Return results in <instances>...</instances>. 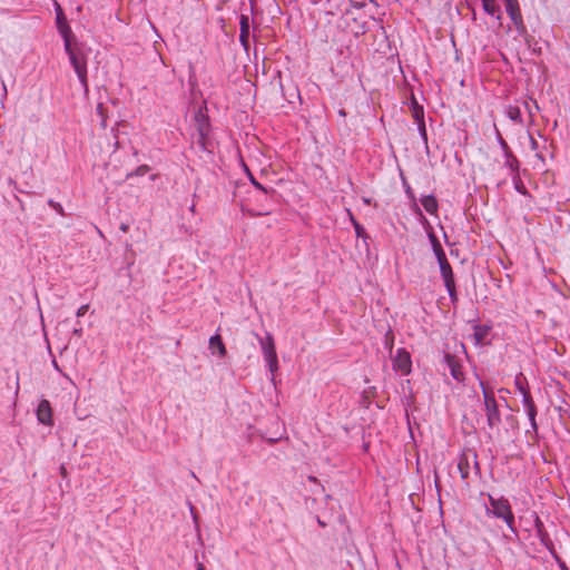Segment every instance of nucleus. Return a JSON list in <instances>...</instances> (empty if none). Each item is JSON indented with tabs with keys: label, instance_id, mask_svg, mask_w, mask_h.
<instances>
[{
	"label": "nucleus",
	"instance_id": "f257e3e1",
	"mask_svg": "<svg viewBox=\"0 0 570 570\" xmlns=\"http://www.w3.org/2000/svg\"><path fill=\"white\" fill-rule=\"evenodd\" d=\"M65 50L81 83V87L85 91H88L87 56L85 55L81 45L78 41H75V45L72 46L67 43V49Z\"/></svg>",
	"mask_w": 570,
	"mask_h": 570
},
{
	"label": "nucleus",
	"instance_id": "f03ea898",
	"mask_svg": "<svg viewBox=\"0 0 570 570\" xmlns=\"http://www.w3.org/2000/svg\"><path fill=\"white\" fill-rule=\"evenodd\" d=\"M480 385L483 391L484 410L488 425L491 430L497 429L501 423V414L498 407L497 400L494 397L493 392L487 390L482 381H480Z\"/></svg>",
	"mask_w": 570,
	"mask_h": 570
},
{
	"label": "nucleus",
	"instance_id": "7ed1b4c3",
	"mask_svg": "<svg viewBox=\"0 0 570 570\" xmlns=\"http://www.w3.org/2000/svg\"><path fill=\"white\" fill-rule=\"evenodd\" d=\"M255 335L259 342L268 368L272 373H274L278 368V360L274 338L269 333H267L265 337H261L258 334Z\"/></svg>",
	"mask_w": 570,
	"mask_h": 570
},
{
	"label": "nucleus",
	"instance_id": "20e7f679",
	"mask_svg": "<svg viewBox=\"0 0 570 570\" xmlns=\"http://www.w3.org/2000/svg\"><path fill=\"white\" fill-rule=\"evenodd\" d=\"M488 500L489 507L485 510V514L488 517L501 519L512 510L509 500L504 497L494 498L493 495L489 494Z\"/></svg>",
	"mask_w": 570,
	"mask_h": 570
},
{
	"label": "nucleus",
	"instance_id": "39448f33",
	"mask_svg": "<svg viewBox=\"0 0 570 570\" xmlns=\"http://www.w3.org/2000/svg\"><path fill=\"white\" fill-rule=\"evenodd\" d=\"M393 370L402 375H409L412 371V360L410 353L405 348H399L392 360Z\"/></svg>",
	"mask_w": 570,
	"mask_h": 570
},
{
	"label": "nucleus",
	"instance_id": "423d86ee",
	"mask_svg": "<svg viewBox=\"0 0 570 570\" xmlns=\"http://www.w3.org/2000/svg\"><path fill=\"white\" fill-rule=\"evenodd\" d=\"M443 360H444L446 367L449 368L451 376L458 383H464L465 373L463 371L461 360L458 356L450 354V353H445Z\"/></svg>",
	"mask_w": 570,
	"mask_h": 570
},
{
	"label": "nucleus",
	"instance_id": "0eeeda50",
	"mask_svg": "<svg viewBox=\"0 0 570 570\" xmlns=\"http://www.w3.org/2000/svg\"><path fill=\"white\" fill-rule=\"evenodd\" d=\"M522 404H523V407L528 414V417H529V421H530V425H531V431L533 433H537L538 432V424H537V421H535V416H537V406L534 404V401L531 396V393H523V396H522Z\"/></svg>",
	"mask_w": 570,
	"mask_h": 570
},
{
	"label": "nucleus",
	"instance_id": "6e6552de",
	"mask_svg": "<svg viewBox=\"0 0 570 570\" xmlns=\"http://www.w3.org/2000/svg\"><path fill=\"white\" fill-rule=\"evenodd\" d=\"M249 18L246 14L239 17V42L247 51L249 49Z\"/></svg>",
	"mask_w": 570,
	"mask_h": 570
},
{
	"label": "nucleus",
	"instance_id": "1a4fd4ad",
	"mask_svg": "<svg viewBox=\"0 0 570 570\" xmlns=\"http://www.w3.org/2000/svg\"><path fill=\"white\" fill-rule=\"evenodd\" d=\"M38 421L45 425L52 424V411L49 401L41 400L37 409Z\"/></svg>",
	"mask_w": 570,
	"mask_h": 570
},
{
	"label": "nucleus",
	"instance_id": "9d476101",
	"mask_svg": "<svg viewBox=\"0 0 570 570\" xmlns=\"http://www.w3.org/2000/svg\"><path fill=\"white\" fill-rule=\"evenodd\" d=\"M482 1V8L485 13L489 16L495 18L499 23L501 24L502 20V12L500 9V6L497 3V0H481Z\"/></svg>",
	"mask_w": 570,
	"mask_h": 570
},
{
	"label": "nucleus",
	"instance_id": "9b49d317",
	"mask_svg": "<svg viewBox=\"0 0 570 570\" xmlns=\"http://www.w3.org/2000/svg\"><path fill=\"white\" fill-rule=\"evenodd\" d=\"M490 325H480L476 324L473 326V340L475 345H483L485 344L487 337L491 331Z\"/></svg>",
	"mask_w": 570,
	"mask_h": 570
},
{
	"label": "nucleus",
	"instance_id": "f8f14e48",
	"mask_svg": "<svg viewBox=\"0 0 570 570\" xmlns=\"http://www.w3.org/2000/svg\"><path fill=\"white\" fill-rule=\"evenodd\" d=\"M208 347L212 354H217L219 357H224L227 353L225 344L219 334H215L209 338Z\"/></svg>",
	"mask_w": 570,
	"mask_h": 570
},
{
	"label": "nucleus",
	"instance_id": "ddd939ff",
	"mask_svg": "<svg viewBox=\"0 0 570 570\" xmlns=\"http://www.w3.org/2000/svg\"><path fill=\"white\" fill-rule=\"evenodd\" d=\"M195 122L197 134L209 135L210 122L207 115L203 114L202 111H198L195 115Z\"/></svg>",
	"mask_w": 570,
	"mask_h": 570
},
{
	"label": "nucleus",
	"instance_id": "4468645a",
	"mask_svg": "<svg viewBox=\"0 0 570 570\" xmlns=\"http://www.w3.org/2000/svg\"><path fill=\"white\" fill-rule=\"evenodd\" d=\"M402 184H403V187H404V191L406 194V196L410 198V200L412 202V210L419 215L423 220L426 222V218L424 217L421 208L417 206L416 204V197H415V194L414 191L412 190L410 184L407 183V180L402 177Z\"/></svg>",
	"mask_w": 570,
	"mask_h": 570
},
{
	"label": "nucleus",
	"instance_id": "2eb2a0df",
	"mask_svg": "<svg viewBox=\"0 0 570 570\" xmlns=\"http://www.w3.org/2000/svg\"><path fill=\"white\" fill-rule=\"evenodd\" d=\"M57 28H58V31L61 35L62 39H63L65 49H67V43L69 46L75 45V41H77V39L75 38V36H73V33L71 31V28L68 24V22H63V23L61 22V24L57 26Z\"/></svg>",
	"mask_w": 570,
	"mask_h": 570
},
{
	"label": "nucleus",
	"instance_id": "dca6fc26",
	"mask_svg": "<svg viewBox=\"0 0 570 570\" xmlns=\"http://www.w3.org/2000/svg\"><path fill=\"white\" fill-rule=\"evenodd\" d=\"M458 470L462 480H468L470 474V454L462 453L459 458Z\"/></svg>",
	"mask_w": 570,
	"mask_h": 570
},
{
	"label": "nucleus",
	"instance_id": "f3484780",
	"mask_svg": "<svg viewBox=\"0 0 570 570\" xmlns=\"http://www.w3.org/2000/svg\"><path fill=\"white\" fill-rule=\"evenodd\" d=\"M504 157H505L504 167L510 169V174L511 175L519 174V171H520V161L514 156L512 150H509V151L504 153Z\"/></svg>",
	"mask_w": 570,
	"mask_h": 570
},
{
	"label": "nucleus",
	"instance_id": "a211bd4d",
	"mask_svg": "<svg viewBox=\"0 0 570 570\" xmlns=\"http://www.w3.org/2000/svg\"><path fill=\"white\" fill-rule=\"evenodd\" d=\"M504 6H505V11L512 22L523 19L518 0L504 3Z\"/></svg>",
	"mask_w": 570,
	"mask_h": 570
},
{
	"label": "nucleus",
	"instance_id": "6ab92c4d",
	"mask_svg": "<svg viewBox=\"0 0 570 570\" xmlns=\"http://www.w3.org/2000/svg\"><path fill=\"white\" fill-rule=\"evenodd\" d=\"M439 267L444 285L455 283L454 273L449 262H443L442 264H439Z\"/></svg>",
	"mask_w": 570,
	"mask_h": 570
},
{
	"label": "nucleus",
	"instance_id": "aec40b11",
	"mask_svg": "<svg viewBox=\"0 0 570 570\" xmlns=\"http://www.w3.org/2000/svg\"><path fill=\"white\" fill-rule=\"evenodd\" d=\"M421 204L429 214L434 215L438 213L439 204L434 195L422 196Z\"/></svg>",
	"mask_w": 570,
	"mask_h": 570
},
{
	"label": "nucleus",
	"instance_id": "412c9836",
	"mask_svg": "<svg viewBox=\"0 0 570 570\" xmlns=\"http://www.w3.org/2000/svg\"><path fill=\"white\" fill-rule=\"evenodd\" d=\"M245 173L250 181V184L259 191L264 193L265 195H275L276 191L273 188L267 189L265 186H263L259 181L256 180L249 168L243 164Z\"/></svg>",
	"mask_w": 570,
	"mask_h": 570
},
{
	"label": "nucleus",
	"instance_id": "4be33fe9",
	"mask_svg": "<svg viewBox=\"0 0 570 570\" xmlns=\"http://www.w3.org/2000/svg\"><path fill=\"white\" fill-rule=\"evenodd\" d=\"M411 114L413 119L416 121L424 119V109L423 106H421L415 97L412 95L411 105H410Z\"/></svg>",
	"mask_w": 570,
	"mask_h": 570
},
{
	"label": "nucleus",
	"instance_id": "5701e85b",
	"mask_svg": "<svg viewBox=\"0 0 570 570\" xmlns=\"http://www.w3.org/2000/svg\"><path fill=\"white\" fill-rule=\"evenodd\" d=\"M507 117L518 125H523V118L521 115V109L518 106H508L505 110Z\"/></svg>",
	"mask_w": 570,
	"mask_h": 570
},
{
	"label": "nucleus",
	"instance_id": "b1692460",
	"mask_svg": "<svg viewBox=\"0 0 570 570\" xmlns=\"http://www.w3.org/2000/svg\"><path fill=\"white\" fill-rule=\"evenodd\" d=\"M512 23L514 24V28H515L518 35L520 37L524 38L525 42L530 46V40L532 39V37L528 33V29H527V26H525L523 19L513 21Z\"/></svg>",
	"mask_w": 570,
	"mask_h": 570
},
{
	"label": "nucleus",
	"instance_id": "393cba45",
	"mask_svg": "<svg viewBox=\"0 0 570 570\" xmlns=\"http://www.w3.org/2000/svg\"><path fill=\"white\" fill-rule=\"evenodd\" d=\"M535 533L542 546H544L548 550L553 549V542L546 528H543L542 530L539 529V531Z\"/></svg>",
	"mask_w": 570,
	"mask_h": 570
},
{
	"label": "nucleus",
	"instance_id": "a878e982",
	"mask_svg": "<svg viewBox=\"0 0 570 570\" xmlns=\"http://www.w3.org/2000/svg\"><path fill=\"white\" fill-rule=\"evenodd\" d=\"M196 145L203 151H212V149H210L212 144H210V140H209V135L197 134Z\"/></svg>",
	"mask_w": 570,
	"mask_h": 570
},
{
	"label": "nucleus",
	"instance_id": "bb28decb",
	"mask_svg": "<svg viewBox=\"0 0 570 570\" xmlns=\"http://www.w3.org/2000/svg\"><path fill=\"white\" fill-rule=\"evenodd\" d=\"M514 385L522 396L523 393H530L527 386V379L522 374L515 377Z\"/></svg>",
	"mask_w": 570,
	"mask_h": 570
},
{
	"label": "nucleus",
	"instance_id": "cd10ccee",
	"mask_svg": "<svg viewBox=\"0 0 570 570\" xmlns=\"http://www.w3.org/2000/svg\"><path fill=\"white\" fill-rule=\"evenodd\" d=\"M511 177H512V181H513L515 190L518 193H520L521 195H527L528 191H527V188H525V186L523 185V183H522V180L520 178V173L511 175Z\"/></svg>",
	"mask_w": 570,
	"mask_h": 570
},
{
	"label": "nucleus",
	"instance_id": "c85d7f7f",
	"mask_svg": "<svg viewBox=\"0 0 570 570\" xmlns=\"http://www.w3.org/2000/svg\"><path fill=\"white\" fill-rule=\"evenodd\" d=\"M444 286L446 288V292L449 294L451 303L455 306L456 303L459 302V295H458L455 283L448 284V285H444Z\"/></svg>",
	"mask_w": 570,
	"mask_h": 570
},
{
	"label": "nucleus",
	"instance_id": "c756f323",
	"mask_svg": "<svg viewBox=\"0 0 570 570\" xmlns=\"http://www.w3.org/2000/svg\"><path fill=\"white\" fill-rule=\"evenodd\" d=\"M351 222L354 227L356 236L361 237L363 239H366L368 236H367L364 227L353 216H351Z\"/></svg>",
	"mask_w": 570,
	"mask_h": 570
},
{
	"label": "nucleus",
	"instance_id": "7c9ffc66",
	"mask_svg": "<svg viewBox=\"0 0 570 570\" xmlns=\"http://www.w3.org/2000/svg\"><path fill=\"white\" fill-rule=\"evenodd\" d=\"M501 519L505 522V524L511 530V532L517 534L515 519H514V514H513L512 510L508 514L502 517Z\"/></svg>",
	"mask_w": 570,
	"mask_h": 570
},
{
	"label": "nucleus",
	"instance_id": "2f4dec72",
	"mask_svg": "<svg viewBox=\"0 0 570 570\" xmlns=\"http://www.w3.org/2000/svg\"><path fill=\"white\" fill-rule=\"evenodd\" d=\"M416 125H417L419 134H420L422 140L424 141L425 147L428 148V131H426L424 119L416 121Z\"/></svg>",
	"mask_w": 570,
	"mask_h": 570
},
{
	"label": "nucleus",
	"instance_id": "473e14b6",
	"mask_svg": "<svg viewBox=\"0 0 570 570\" xmlns=\"http://www.w3.org/2000/svg\"><path fill=\"white\" fill-rule=\"evenodd\" d=\"M495 138H497V141L498 144L500 145L503 154L511 150V148L509 147L508 142L505 141V139L502 137L500 130L495 127Z\"/></svg>",
	"mask_w": 570,
	"mask_h": 570
},
{
	"label": "nucleus",
	"instance_id": "72a5a7b5",
	"mask_svg": "<svg viewBox=\"0 0 570 570\" xmlns=\"http://www.w3.org/2000/svg\"><path fill=\"white\" fill-rule=\"evenodd\" d=\"M384 346L389 350L390 353H392L394 346V334L391 330H389L385 334Z\"/></svg>",
	"mask_w": 570,
	"mask_h": 570
},
{
	"label": "nucleus",
	"instance_id": "f704fd0d",
	"mask_svg": "<svg viewBox=\"0 0 570 570\" xmlns=\"http://www.w3.org/2000/svg\"><path fill=\"white\" fill-rule=\"evenodd\" d=\"M150 170V167L148 165H140L138 166L134 171L129 173L127 175L128 178L134 176H144Z\"/></svg>",
	"mask_w": 570,
	"mask_h": 570
},
{
	"label": "nucleus",
	"instance_id": "c9c22d12",
	"mask_svg": "<svg viewBox=\"0 0 570 570\" xmlns=\"http://www.w3.org/2000/svg\"><path fill=\"white\" fill-rule=\"evenodd\" d=\"M55 6H56V23H57V26H60L61 22L62 23L67 22V20H66L63 10L60 7V4L58 2H55Z\"/></svg>",
	"mask_w": 570,
	"mask_h": 570
},
{
	"label": "nucleus",
	"instance_id": "e433bc0d",
	"mask_svg": "<svg viewBox=\"0 0 570 570\" xmlns=\"http://www.w3.org/2000/svg\"><path fill=\"white\" fill-rule=\"evenodd\" d=\"M433 253L439 264H442L443 262H449L442 246L438 249H434Z\"/></svg>",
	"mask_w": 570,
	"mask_h": 570
},
{
	"label": "nucleus",
	"instance_id": "4c0bfd02",
	"mask_svg": "<svg viewBox=\"0 0 570 570\" xmlns=\"http://www.w3.org/2000/svg\"><path fill=\"white\" fill-rule=\"evenodd\" d=\"M428 237H429V239L431 242L433 250L438 249V248H440L442 246L440 240H439V238L436 237V235L433 232L428 233Z\"/></svg>",
	"mask_w": 570,
	"mask_h": 570
},
{
	"label": "nucleus",
	"instance_id": "58836bf2",
	"mask_svg": "<svg viewBox=\"0 0 570 570\" xmlns=\"http://www.w3.org/2000/svg\"><path fill=\"white\" fill-rule=\"evenodd\" d=\"M96 111L97 114L100 116L101 118V126L104 128H106L107 126V122H106V115H105V108H104V105L102 104H98L97 108H96Z\"/></svg>",
	"mask_w": 570,
	"mask_h": 570
},
{
	"label": "nucleus",
	"instance_id": "ea45409f",
	"mask_svg": "<svg viewBox=\"0 0 570 570\" xmlns=\"http://www.w3.org/2000/svg\"><path fill=\"white\" fill-rule=\"evenodd\" d=\"M532 517H533V521H534L535 532H538L539 529L542 530L544 528V524L541 521L540 517L535 512H532Z\"/></svg>",
	"mask_w": 570,
	"mask_h": 570
},
{
	"label": "nucleus",
	"instance_id": "a19ab883",
	"mask_svg": "<svg viewBox=\"0 0 570 570\" xmlns=\"http://www.w3.org/2000/svg\"><path fill=\"white\" fill-rule=\"evenodd\" d=\"M523 105H524V108L527 109V111L529 114V122H530V125H532L534 122L533 109H532L531 105L529 104V101H523Z\"/></svg>",
	"mask_w": 570,
	"mask_h": 570
},
{
	"label": "nucleus",
	"instance_id": "79ce46f5",
	"mask_svg": "<svg viewBox=\"0 0 570 570\" xmlns=\"http://www.w3.org/2000/svg\"><path fill=\"white\" fill-rule=\"evenodd\" d=\"M471 455L473 459V466H474L475 473L480 475L481 470H480V464L478 461V454H476V452H472Z\"/></svg>",
	"mask_w": 570,
	"mask_h": 570
},
{
	"label": "nucleus",
	"instance_id": "37998d69",
	"mask_svg": "<svg viewBox=\"0 0 570 570\" xmlns=\"http://www.w3.org/2000/svg\"><path fill=\"white\" fill-rule=\"evenodd\" d=\"M88 308H89V305L88 304H85V305H81L78 309H77V317H81L83 316L87 312H88Z\"/></svg>",
	"mask_w": 570,
	"mask_h": 570
},
{
	"label": "nucleus",
	"instance_id": "c03bdc74",
	"mask_svg": "<svg viewBox=\"0 0 570 570\" xmlns=\"http://www.w3.org/2000/svg\"><path fill=\"white\" fill-rule=\"evenodd\" d=\"M48 204L58 213L62 214V206L59 203L53 202L50 199Z\"/></svg>",
	"mask_w": 570,
	"mask_h": 570
},
{
	"label": "nucleus",
	"instance_id": "a18cd8bd",
	"mask_svg": "<svg viewBox=\"0 0 570 570\" xmlns=\"http://www.w3.org/2000/svg\"><path fill=\"white\" fill-rule=\"evenodd\" d=\"M530 147L532 150H538L539 148L538 141L532 136H530Z\"/></svg>",
	"mask_w": 570,
	"mask_h": 570
},
{
	"label": "nucleus",
	"instance_id": "49530a36",
	"mask_svg": "<svg viewBox=\"0 0 570 570\" xmlns=\"http://www.w3.org/2000/svg\"><path fill=\"white\" fill-rule=\"evenodd\" d=\"M129 226L127 224H121L120 225V230H122L124 233H126L128 230Z\"/></svg>",
	"mask_w": 570,
	"mask_h": 570
},
{
	"label": "nucleus",
	"instance_id": "de8ad7c7",
	"mask_svg": "<svg viewBox=\"0 0 570 570\" xmlns=\"http://www.w3.org/2000/svg\"><path fill=\"white\" fill-rule=\"evenodd\" d=\"M197 570H205V567L203 563L198 562L197 563Z\"/></svg>",
	"mask_w": 570,
	"mask_h": 570
},
{
	"label": "nucleus",
	"instance_id": "09e8293b",
	"mask_svg": "<svg viewBox=\"0 0 570 570\" xmlns=\"http://www.w3.org/2000/svg\"><path fill=\"white\" fill-rule=\"evenodd\" d=\"M532 102H533V107H534V109H535L537 111H538V110H540V107H539L538 102H537L535 100H533Z\"/></svg>",
	"mask_w": 570,
	"mask_h": 570
},
{
	"label": "nucleus",
	"instance_id": "8fccbe9b",
	"mask_svg": "<svg viewBox=\"0 0 570 570\" xmlns=\"http://www.w3.org/2000/svg\"><path fill=\"white\" fill-rule=\"evenodd\" d=\"M267 214H269V212H268V210H266V212H259V213H257L256 215L261 216V215H267Z\"/></svg>",
	"mask_w": 570,
	"mask_h": 570
},
{
	"label": "nucleus",
	"instance_id": "3c124183",
	"mask_svg": "<svg viewBox=\"0 0 570 570\" xmlns=\"http://www.w3.org/2000/svg\"><path fill=\"white\" fill-rule=\"evenodd\" d=\"M73 333H75L76 335H80V333H81V328H79V330H75V331H73Z\"/></svg>",
	"mask_w": 570,
	"mask_h": 570
},
{
	"label": "nucleus",
	"instance_id": "603ef678",
	"mask_svg": "<svg viewBox=\"0 0 570 570\" xmlns=\"http://www.w3.org/2000/svg\"><path fill=\"white\" fill-rule=\"evenodd\" d=\"M255 6V0H250V8L253 9Z\"/></svg>",
	"mask_w": 570,
	"mask_h": 570
},
{
	"label": "nucleus",
	"instance_id": "864d4df0",
	"mask_svg": "<svg viewBox=\"0 0 570 570\" xmlns=\"http://www.w3.org/2000/svg\"><path fill=\"white\" fill-rule=\"evenodd\" d=\"M475 17H476V13H475V11L473 10V12H472V19L474 20V19H475Z\"/></svg>",
	"mask_w": 570,
	"mask_h": 570
},
{
	"label": "nucleus",
	"instance_id": "5fc2aeb1",
	"mask_svg": "<svg viewBox=\"0 0 570 570\" xmlns=\"http://www.w3.org/2000/svg\"><path fill=\"white\" fill-rule=\"evenodd\" d=\"M61 473L65 474L66 473V468L65 466H61Z\"/></svg>",
	"mask_w": 570,
	"mask_h": 570
},
{
	"label": "nucleus",
	"instance_id": "6e6d98bb",
	"mask_svg": "<svg viewBox=\"0 0 570 570\" xmlns=\"http://www.w3.org/2000/svg\"><path fill=\"white\" fill-rule=\"evenodd\" d=\"M537 157L543 160V157L541 154H537Z\"/></svg>",
	"mask_w": 570,
	"mask_h": 570
},
{
	"label": "nucleus",
	"instance_id": "4d7b16f0",
	"mask_svg": "<svg viewBox=\"0 0 570 570\" xmlns=\"http://www.w3.org/2000/svg\"><path fill=\"white\" fill-rule=\"evenodd\" d=\"M340 115H341V116H345V111H344V110H341V111H340Z\"/></svg>",
	"mask_w": 570,
	"mask_h": 570
},
{
	"label": "nucleus",
	"instance_id": "13d9d810",
	"mask_svg": "<svg viewBox=\"0 0 570 570\" xmlns=\"http://www.w3.org/2000/svg\"><path fill=\"white\" fill-rule=\"evenodd\" d=\"M53 366H55L56 368H58V364H57V362H56V361H53Z\"/></svg>",
	"mask_w": 570,
	"mask_h": 570
},
{
	"label": "nucleus",
	"instance_id": "bf43d9fd",
	"mask_svg": "<svg viewBox=\"0 0 570 570\" xmlns=\"http://www.w3.org/2000/svg\"><path fill=\"white\" fill-rule=\"evenodd\" d=\"M371 2H374V0H370Z\"/></svg>",
	"mask_w": 570,
	"mask_h": 570
}]
</instances>
